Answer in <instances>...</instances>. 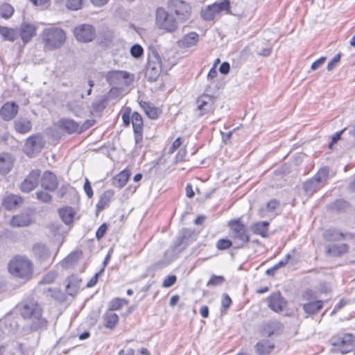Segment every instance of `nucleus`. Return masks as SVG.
<instances>
[{
  "mask_svg": "<svg viewBox=\"0 0 355 355\" xmlns=\"http://www.w3.org/2000/svg\"><path fill=\"white\" fill-rule=\"evenodd\" d=\"M130 173L128 170H123L117 174L113 179V185L118 188H122L127 183Z\"/></svg>",
  "mask_w": 355,
  "mask_h": 355,
  "instance_id": "30",
  "label": "nucleus"
},
{
  "mask_svg": "<svg viewBox=\"0 0 355 355\" xmlns=\"http://www.w3.org/2000/svg\"><path fill=\"white\" fill-rule=\"evenodd\" d=\"M162 71V59L157 51H152L148 55L146 76L153 82L157 80Z\"/></svg>",
  "mask_w": 355,
  "mask_h": 355,
  "instance_id": "5",
  "label": "nucleus"
},
{
  "mask_svg": "<svg viewBox=\"0 0 355 355\" xmlns=\"http://www.w3.org/2000/svg\"><path fill=\"white\" fill-rule=\"evenodd\" d=\"M219 71L221 73L227 74L230 71V64L228 62H223L219 67Z\"/></svg>",
  "mask_w": 355,
  "mask_h": 355,
  "instance_id": "63",
  "label": "nucleus"
},
{
  "mask_svg": "<svg viewBox=\"0 0 355 355\" xmlns=\"http://www.w3.org/2000/svg\"><path fill=\"white\" fill-rule=\"evenodd\" d=\"M349 246L345 243L340 245L330 244L326 246V252L331 257H340L348 252Z\"/></svg>",
  "mask_w": 355,
  "mask_h": 355,
  "instance_id": "24",
  "label": "nucleus"
},
{
  "mask_svg": "<svg viewBox=\"0 0 355 355\" xmlns=\"http://www.w3.org/2000/svg\"><path fill=\"white\" fill-rule=\"evenodd\" d=\"M268 225V222H258L254 224L252 226V230L254 233L265 237L267 236Z\"/></svg>",
  "mask_w": 355,
  "mask_h": 355,
  "instance_id": "40",
  "label": "nucleus"
},
{
  "mask_svg": "<svg viewBox=\"0 0 355 355\" xmlns=\"http://www.w3.org/2000/svg\"><path fill=\"white\" fill-rule=\"evenodd\" d=\"M253 54L256 53L258 55L267 57L270 55L272 52V46L270 43L264 39H257V40L252 44H249L245 52Z\"/></svg>",
  "mask_w": 355,
  "mask_h": 355,
  "instance_id": "8",
  "label": "nucleus"
},
{
  "mask_svg": "<svg viewBox=\"0 0 355 355\" xmlns=\"http://www.w3.org/2000/svg\"><path fill=\"white\" fill-rule=\"evenodd\" d=\"M56 278V272L53 271H51L46 274L42 279L41 282L44 284H51L52 283Z\"/></svg>",
  "mask_w": 355,
  "mask_h": 355,
  "instance_id": "53",
  "label": "nucleus"
},
{
  "mask_svg": "<svg viewBox=\"0 0 355 355\" xmlns=\"http://www.w3.org/2000/svg\"><path fill=\"white\" fill-rule=\"evenodd\" d=\"M232 245V242L226 239H219L216 243V248L220 250L228 249Z\"/></svg>",
  "mask_w": 355,
  "mask_h": 355,
  "instance_id": "50",
  "label": "nucleus"
},
{
  "mask_svg": "<svg viewBox=\"0 0 355 355\" xmlns=\"http://www.w3.org/2000/svg\"><path fill=\"white\" fill-rule=\"evenodd\" d=\"M33 251L34 254L40 261H45L49 257V250L44 244H35L33 246Z\"/></svg>",
  "mask_w": 355,
  "mask_h": 355,
  "instance_id": "28",
  "label": "nucleus"
},
{
  "mask_svg": "<svg viewBox=\"0 0 355 355\" xmlns=\"http://www.w3.org/2000/svg\"><path fill=\"white\" fill-rule=\"evenodd\" d=\"M84 0H67L66 7L71 10H78L83 8Z\"/></svg>",
  "mask_w": 355,
  "mask_h": 355,
  "instance_id": "46",
  "label": "nucleus"
},
{
  "mask_svg": "<svg viewBox=\"0 0 355 355\" xmlns=\"http://www.w3.org/2000/svg\"><path fill=\"white\" fill-rule=\"evenodd\" d=\"M129 73L123 71H109L105 78L106 80L113 85H124Z\"/></svg>",
  "mask_w": 355,
  "mask_h": 355,
  "instance_id": "16",
  "label": "nucleus"
},
{
  "mask_svg": "<svg viewBox=\"0 0 355 355\" xmlns=\"http://www.w3.org/2000/svg\"><path fill=\"white\" fill-rule=\"evenodd\" d=\"M182 139L181 137H178L174 141L173 143L172 144V145L170 146L169 149H168V153L170 154H172L174 153V151L178 148L182 143Z\"/></svg>",
  "mask_w": 355,
  "mask_h": 355,
  "instance_id": "56",
  "label": "nucleus"
},
{
  "mask_svg": "<svg viewBox=\"0 0 355 355\" xmlns=\"http://www.w3.org/2000/svg\"><path fill=\"white\" fill-rule=\"evenodd\" d=\"M40 37L44 49L53 51L60 49L67 40L65 31L60 27L51 25L43 29Z\"/></svg>",
  "mask_w": 355,
  "mask_h": 355,
  "instance_id": "2",
  "label": "nucleus"
},
{
  "mask_svg": "<svg viewBox=\"0 0 355 355\" xmlns=\"http://www.w3.org/2000/svg\"><path fill=\"white\" fill-rule=\"evenodd\" d=\"M105 320V326L109 329H113L119 321V317L117 314L107 311L103 315Z\"/></svg>",
  "mask_w": 355,
  "mask_h": 355,
  "instance_id": "37",
  "label": "nucleus"
},
{
  "mask_svg": "<svg viewBox=\"0 0 355 355\" xmlns=\"http://www.w3.org/2000/svg\"><path fill=\"white\" fill-rule=\"evenodd\" d=\"M13 7L8 3H3L0 6V17L4 19H9L14 13Z\"/></svg>",
  "mask_w": 355,
  "mask_h": 355,
  "instance_id": "43",
  "label": "nucleus"
},
{
  "mask_svg": "<svg viewBox=\"0 0 355 355\" xmlns=\"http://www.w3.org/2000/svg\"><path fill=\"white\" fill-rule=\"evenodd\" d=\"M40 177V170H33L21 184V190L23 192L33 191L38 184Z\"/></svg>",
  "mask_w": 355,
  "mask_h": 355,
  "instance_id": "13",
  "label": "nucleus"
},
{
  "mask_svg": "<svg viewBox=\"0 0 355 355\" xmlns=\"http://www.w3.org/2000/svg\"><path fill=\"white\" fill-rule=\"evenodd\" d=\"M267 300L268 306L277 313L282 311L286 306V301L279 292L272 293L268 297Z\"/></svg>",
  "mask_w": 355,
  "mask_h": 355,
  "instance_id": "15",
  "label": "nucleus"
},
{
  "mask_svg": "<svg viewBox=\"0 0 355 355\" xmlns=\"http://www.w3.org/2000/svg\"><path fill=\"white\" fill-rule=\"evenodd\" d=\"M98 273H96L92 279L88 282L87 286L88 288L93 287L98 282Z\"/></svg>",
  "mask_w": 355,
  "mask_h": 355,
  "instance_id": "64",
  "label": "nucleus"
},
{
  "mask_svg": "<svg viewBox=\"0 0 355 355\" xmlns=\"http://www.w3.org/2000/svg\"><path fill=\"white\" fill-rule=\"evenodd\" d=\"M31 223V219L28 215H17L12 217L10 224L14 227H25Z\"/></svg>",
  "mask_w": 355,
  "mask_h": 355,
  "instance_id": "32",
  "label": "nucleus"
},
{
  "mask_svg": "<svg viewBox=\"0 0 355 355\" xmlns=\"http://www.w3.org/2000/svg\"><path fill=\"white\" fill-rule=\"evenodd\" d=\"M60 126L69 134L74 132L80 133V125L73 119H62L60 121Z\"/></svg>",
  "mask_w": 355,
  "mask_h": 355,
  "instance_id": "26",
  "label": "nucleus"
},
{
  "mask_svg": "<svg viewBox=\"0 0 355 355\" xmlns=\"http://www.w3.org/2000/svg\"><path fill=\"white\" fill-rule=\"evenodd\" d=\"M324 236L327 241H340L344 239L345 234L337 230H327Z\"/></svg>",
  "mask_w": 355,
  "mask_h": 355,
  "instance_id": "41",
  "label": "nucleus"
},
{
  "mask_svg": "<svg viewBox=\"0 0 355 355\" xmlns=\"http://www.w3.org/2000/svg\"><path fill=\"white\" fill-rule=\"evenodd\" d=\"M18 112V105L14 103H5L1 110L0 115L5 121H10L13 119Z\"/></svg>",
  "mask_w": 355,
  "mask_h": 355,
  "instance_id": "20",
  "label": "nucleus"
},
{
  "mask_svg": "<svg viewBox=\"0 0 355 355\" xmlns=\"http://www.w3.org/2000/svg\"><path fill=\"white\" fill-rule=\"evenodd\" d=\"M19 309L21 315L28 321L32 329H37L46 326V320L42 317V308L37 302L24 301Z\"/></svg>",
  "mask_w": 355,
  "mask_h": 355,
  "instance_id": "1",
  "label": "nucleus"
},
{
  "mask_svg": "<svg viewBox=\"0 0 355 355\" xmlns=\"http://www.w3.org/2000/svg\"><path fill=\"white\" fill-rule=\"evenodd\" d=\"M17 349L24 355H33L35 352V346L28 347L25 344H17Z\"/></svg>",
  "mask_w": 355,
  "mask_h": 355,
  "instance_id": "48",
  "label": "nucleus"
},
{
  "mask_svg": "<svg viewBox=\"0 0 355 355\" xmlns=\"http://www.w3.org/2000/svg\"><path fill=\"white\" fill-rule=\"evenodd\" d=\"M331 344L334 346L341 347L342 353H347L352 350L353 347L352 336L349 334L345 335L342 338H332Z\"/></svg>",
  "mask_w": 355,
  "mask_h": 355,
  "instance_id": "19",
  "label": "nucleus"
},
{
  "mask_svg": "<svg viewBox=\"0 0 355 355\" xmlns=\"http://www.w3.org/2000/svg\"><path fill=\"white\" fill-rule=\"evenodd\" d=\"M232 304V300L227 294H223V299L221 301L222 307L224 309H227Z\"/></svg>",
  "mask_w": 355,
  "mask_h": 355,
  "instance_id": "58",
  "label": "nucleus"
},
{
  "mask_svg": "<svg viewBox=\"0 0 355 355\" xmlns=\"http://www.w3.org/2000/svg\"><path fill=\"white\" fill-rule=\"evenodd\" d=\"M80 253L78 252H72L69 254L62 261V265L64 267H69L75 262H76L80 258Z\"/></svg>",
  "mask_w": 355,
  "mask_h": 355,
  "instance_id": "45",
  "label": "nucleus"
},
{
  "mask_svg": "<svg viewBox=\"0 0 355 355\" xmlns=\"http://www.w3.org/2000/svg\"><path fill=\"white\" fill-rule=\"evenodd\" d=\"M66 292L70 295H75L80 288V281L76 276H71L67 279Z\"/></svg>",
  "mask_w": 355,
  "mask_h": 355,
  "instance_id": "31",
  "label": "nucleus"
},
{
  "mask_svg": "<svg viewBox=\"0 0 355 355\" xmlns=\"http://www.w3.org/2000/svg\"><path fill=\"white\" fill-rule=\"evenodd\" d=\"M84 190H85V192L86 193L87 196H88V198H90L93 196V191L92 189L91 184H90L89 181L88 180V179L85 180V182L84 184Z\"/></svg>",
  "mask_w": 355,
  "mask_h": 355,
  "instance_id": "59",
  "label": "nucleus"
},
{
  "mask_svg": "<svg viewBox=\"0 0 355 355\" xmlns=\"http://www.w3.org/2000/svg\"><path fill=\"white\" fill-rule=\"evenodd\" d=\"M177 277L175 275H169L168 276L163 282L162 286L165 288H168L172 286L176 282Z\"/></svg>",
  "mask_w": 355,
  "mask_h": 355,
  "instance_id": "54",
  "label": "nucleus"
},
{
  "mask_svg": "<svg viewBox=\"0 0 355 355\" xmlns=\"http://www.w3.org/2000/svg\"><path fill=\"white\" fill-rule=\"evenodd\" d=\"M21 202L22 199L20 196L17 195H9L3 199L2 206L6 209H12Z\"/></svg>",
  "mask_w": 355,
  "mask_h": 355,
  "instance_id": "29",
  "label": "nucleus"
},
{
  "mask_svg": "<svg viewBox=\"0 0 355 355\" xmlns=\"http://www.w3.org/2000/svg\"><path fill=\"white\" fill-rule=\"evenodd\" d=\"M279 202L277 200H271L267 204L266 207L261 208L259 211V215L261 218H272L275 216V210L279 207Z\"/></svg>",
  "mask_w": 355,
  "mask_h": 355,
  "instance_id": "21",
  "label": "nucleus"
},
{
  "mask_svg": "<svg viewBox=\"0 0 355 355\" xmlns=\"http://www.w3.org/2000/svg\"><path fill=\"white\" fill-rule=\"evenodd\" d=\"M58 182L55 175L50 171H45L41 178V186L48 191H53L58 187Z\"/></svg>",
  "mask_w": 355,
  "mask_h": 355,
  "instance_id": "17",
  "label": "nucleus"
},
{
  "mask_svg": "<svg viewBox=\"0 0 355 355\" xmlns=\"http://www.w3.org/2000/svg\"><path fill=\"white\" fill-rule=\"evenodd\" d=\"M196 238L197 234L194 230L191 229H184L180 232V235L175 243V247L178 248L182 245L186 246L195 241Z\"/></svg>",
  "mask_w": 355,
  "mask_h": 355,
  "instance_id": "18",
  "label": "nucleus"
},
{
  "mask_svg": "<svg viewBox=\"0 0 355 355\" xmlns=\"http://www.w3.org/2000/svg\"><path fill=\"white\" fill-rule=\"evenodd\" d=\"M19 33L24 43L28 42L35 34V28L33 24L23 23L19 31Z\"/></svg>",
  "mask_w": 355,
  "mask_h": 355,
  "instance_id": "25",
  "label": "nucleus"
},
{
  "mask_svg": "<svg viewBox=\"0 0 355 355\" xmlns=\"http://www.w3.org/2000/svg\"><path fill=\"white\" fill-rule=\"evenodd\" d=\"M131 121L135 133H142L143 131V119L138 112H133L131 116Z\"/></svg>",
  "mask_w": 355,
  "mask_h": 355,
  "instance_id": "33",
  "label": "nucleus"
},
{
  "mask_svg": "<svg viewBox=\"0 0 355 355\" xmlns=\"http://www.w3.org/2000/svg\"><path fill=\"white\" fill-rule=\"evenodd\" d=\"M36 196L37 198L43 202H49L51 200V196L43 191H37Z\"/></svg>",
  "mask_w": 355,
  "mask_h": 355,
  "instance_id": "52",
  "label": "nucleus"
},
{
  "mask_svg": "<svg viewBox=\"0 0 355 355\" xmlns=\"http://www.w3.org/2000/svg\"><path fill=\"white\" fill-rule=\"evenodd\" d=\"M13 157L9 153L0 154V174H7L12 168Z\"/></svg>",
  "mask_w": 355,
  "mask_h": 355,
  "instance_id": "23",
  "label": "nucleus"
},
{
  "mask_svg": "<svg viewBox=\"0 0 355 355\" xmlns=\"http://www.w3.org/2000/svg\"><path fill=\"white\" fill-rule=\"evenodd\" d=\"M95 123L94 120H87L80 125V133L92 127Z\"/></svg>",
  "mask_w": 355,
  "mask_h": 355,
  "instance_id": "61",
  "label": "nucleus"
},
{
  "mask_svg": "<svg viewBox=\"0 0 355 355\" xmlns=\"http://www.w3.org/2000/svg\"><path fill=\"white\" fill-rule=\"evenodd\" d=\"M144 53V49L139 44H135L130 49V54L135 58H140Z\"/></svg>",
  "mask_w": 355,
  "mask_h": 355,
  "instance_id": "51",
  "label": "nucleus"
},
{
  "mask_svg": "<svg viewBox=\"0 0 355 355\" xmlns=\"http://www.w3.org/2000/svg\"><path fill=\"white\" fill-rule=\"evenodd\" d=\"M320 188V186H319L318 184V183L316 182H315L313 178L306 181L304 184V190L308 195L313 194L315 191H316Z\"/></svg>",
  "mask_w": 355,
  "mask_h": 355,
  "instance_id": "44",
  "label": "nucleus"
},
{
  "mask_svg": "<svg viewBox=\"0 0 355 355\" xmlns=\"http://www.w3.org/2000/svg\"><path fill=\"white\" fill-rule=\"evenodd\" d=\"M302 306L306 318L317 314L323 307V302L318 300L315 293L311 291H306L302 295Z\"/></svg>",
  "mask_w": 355,
  "mask_h": 355,
  "instance_id": "4",
  "label": "nucleus"
},
{
  "mask_svg": "<svg viewBox=\"0 0 355 355\" xmlns=\"http://www.w3.org/2000/svg\"><path fill=\"white\" fill-rule=\"evenodd\" d=\"M15 130L21 134H25L31 131L32 124L30 120L24 118H19L14 123Z\"/></svg>",
  "mask_w": 355,
  "mask_h": 355,
  "instance_id": "27",
  "label": "nucleus"
},
{
  "mask_svg": "<svg viewBox=\"0 0 355 355\" xmlns=\"http://www.w3.org/2000/svg\"><path fill=\"white\" fill-rule=\"evenodd\" d=\"M59 214L65 224L69 225L73 222L75 212L71 207L62 208L60 209Z\"/></svg>",
  "mask_w": 355,
  "mask_h": 355,
  "instance_id": "34",
  "label": "nucleus"
},
{
  "mask_svg": "<svg viewBox=\"0 0 355 355\" xmlns=\"http://www.w3.org/2000/svg\"><path fill=\"white\" fill-rule=\"evenodd\" d=\"M73 34L78 41L89 42L95 37V29L92 25L81 24L74 28Z\"/></svg>",
  "mask_w": 355,
  "mask_h": 355,
  "instance_id": "10",
  "label": "nucleus"
},
{
  "mask_svg": "<svg viewBox=\"0 0 355 355\" xmlns=\"http://www.w3.org/2000/svg\"><path fill=\"white\" fill-rule=\"evenodd\" d=\"M224 282H225V277L223 276L213 275L211 277L210 279L207 283V286H219V285H222L224 283Z\"/></svg>",
  "mask_w": 355,
  "mask_h": 355,
  "instance_id": "47",
  "label": "nucleus"
},
{
  "mask_svg": "<svg viewBox=\"0 0 355 355\" xmlns=\"http://www.w3.org/2000/svg\"><path fill=\"white\" fill-rule=\"evenodd\" d=\"M168 6L174 11L180 20L185 21L191 16V8L189 3L182 0H170Z\"/></svg>",
  "mask_w": 355,
  "mask_h": 355,
  "instance_id": "9",
  "label": "nucleus"
},
{
  "mask_svg": "<svg viewBox=\"0 0 355 355\" xmlns=\"http://www.w3.org/2000/svg\"><path fill=\"white\" fill-rule=\"evenodd\" d=\"M140 105L150 119H155L158 117L159 114V110L152 106L149 103L141 102Z\"/></svg>",
  "mask_w": 355,
  "mask_h": 355,
  "instance_id": "35",
  "label": "nucleus"
},
{
  "mask_svg": "<svg viewBox=\"0 0 355 355\" xmlns=\"http://www.w3.org/2000/svg\"><path fill=\"white\" fill-rule=\"evenodd\" d=\"M326 57H321L320 58L318 59L311 64V69L316 70L324 63Z\"/></svg>",
  "mask_w": 355,
  "mask_h": 355,
  "instance_id": "60",
  "label": "nucleus"
},
{
  "mask_svg": "<svg viewBox=\"0 0 355 355\" xmlns=\"http://www.w3.org/2000/svg\"><path fill=\"white\" fill-rule=\"evenodd\" d=\"M228 225L230 228V234L235 239H239L241 243L237 245V248L243 247L244 244V224L243 223L242 219L237 218L231 220L228 223Z\"/></svg>",
  "mask_w": 355,
  "mask_h": 355,
  "instance_id": "12",
  "label": "nucleus"
},
{
  "mask_svg": "<svg viewBox=\"0 0 355 355\" xmlns=\"http://www.w3.org/2000/svg\"><path fill=\"white\" fill-rule=\"evenodd\" d=\"M127 303V301L123 299L116 298L111 301L110 304V310H119Z\"/></svg>",
  "mask_w": 355,
  "mask_h": 355,
  "instance_id": "49",
  "label": "nucleus"
},
{
  "mask_svg": "<svg viewBox=\"0 0 355 355\" xmlns=\"http://www.w3.org/2000/svg\"><path fill=\"white\" fill-rule=\"evenodd\" d=\"M199 35L195 32H191L178 41V46L181 48H189L198 44Z\"/></svg>",
  "mask_w": 355,
  "mask_h": 355,
  "instance_id": "22",
  "label": "nucleus"
},
{
  "mask_svg": "<svg viewBox=\"0 0 355 355\" xmlns=\"http://www.w3.org/2000/svg\"><path fill=\"white\" fill-rule=\"evenodd\" d=\"M215 99L209 95H202L200 96L196 101L198 110L200 111V115H204L213 110Z\"/></svg>",
  "mask_w": 355,
  "mask_h": 355,
  "instance_id": "14",
  "label": "nucleus"
},
{
  "mask_svg": "<svg viewBox=\"0 0 355 355\" xmlns=\"http://www.w3.org/2000/svg\"><path fill=\"white\" fill-rule=\"evenodd\" d=\"M329 168H322L318 171L317 174L313 178L315 182L318 183L319 186L322 187L329 178Z\"/></svg>",
  "mask_w": 355,
  "mask_h": 355,
  "instance_id": "36",
  "label": "nucleus"
},
{
  "mask_svg": "<svg viewBox=\"0 0 355 355\" xmlns=\"http://www.w3.org/2000/svg\"><path fill=\"white\" fill-rule=\"evenodd\" d=\"M0 34L9 41H15L19 35V31L6 27H0Z\"/></svg>",
  "mask_w": 355,
  "mask_h": 355,
  "instance_id": "39",
  "label": "nucleus"
},
{
  "mask_svg": "<svg viewBox=\"0 0 355 355\" xmlns=\"http://www.w3.org/2000/svg\"><path fill=\"white\" fill-rule=\"evenodd\" d=\"M156 25L159 29L168 33L174 32L178 27L174 17L162 8H158L156 10Z\"/></svg>",
  "mask_w": 355,
  "mask_h": 355,
  "instance_id": "6",
  "label": "nucleus"
},
{
  "mask_svg": "<svg viewBox=\"0 0 355 355\" xmlns=\"http://www.w3.org/2000/svg\"><path fill=\"white\" fill-rule=\"evenodd\" d=\"M8 272L15 277L28 280L33 276V263L26 257L17 255L10 261Z\"/></svg>",
  "mask_w": 355,
  "mask_h": 355,
  "instance_id": "3",
  "label": "nucleus"
},
{
  "mask_svg": "<svg viewBox=\"0 0 355 355\" xmlns=\"http://www.w3.org/2000/svg\"><path fill=\"white\" fill-rule=\"evenodd\" d=\"M114 192L108 190L104 192L103 196H101L98 203L97 204V207L98 209H103L109 203L112 198L113 197Z\"/></svg>",
  "mask_w": 355,
  "mask_h": 355,
  "instance_id": "42",
  "label": "nucleus"
},
{
  "mask_svg": "<svg viewBox=\"0 0 355 355\" xmlns=\"http://www.w3.org/2000/svg\"><path fill=\"white\" fill-rule=\"evenodd\" d=\"M107 225L105 223H103L99 227L98 229L97 230L96 232V236L98 239H102L105 233H106V231H107Z\"/></svg>",
  "mask_w": 355,
  "mask_h": 355,
  "instance_id": "57",
  "label": "nucleus"
},
{
  "mask_svg": "<svg viewBox=\"0 0 355 355\" xmlns=\"http://www.w3.org/2000/svg\"><path fill=\"white\" fill-rule=\"evenodd\" d=\"M230 8V2L223 0L219 3H214L201 10V16L206 21L213 20L223 11H227Z\"/></svg>",
  "mask_w": 355,
  "mask_h": 355,
  "instance_id": "7",
  "label": "nucleus"
},
{
  "mask_svg": "<svg viewBox=\"0 0 355 355\" xmlns=\"http://www.w3.org/2000/svg\"><path fill=\"white\" fill-rule=\"evenodd\" d=\"M45 141L40 135H35L28 137L24 144V152L28 155H32L35 152L40 151L44 147Z\"/></svg>",
  "mask_w": 355,
  "mask_h": 355,
  "instance_id": "11",
  "label": "nucleus"
},
{
  "mask_svg": "<svg viewBox=\"0 0 355 355\" xmlns=\"http://www.w3.org/2000/svg\"><path fill=\"white\" fill-rule=\"evenodd\" d=\"M289 259H290V255L287 254L284 259L281 260L278 263H277L274 266L275 269L277 270V269L284 266L286 264L288 263Z\"/></svg>",
  "mask_w": 355,
  "mask_h": 355,
  "instance_id": "62",
  "label": "nucleus"
},
{
  "mask_svg": "<svg viewBox=\"0 0 355 355\" xmlns=\"http://www.w3.org/2000/svg\"><path fill=\"white\" fill-rule=\"evenodd\" d=\"M274 349V345L269 343L268 341L259 342L256 345V351L261 355H266L272 352Z\"/></svg>",
  "mask_w": 355,
  "mask_h": 355,
  "instance_id": "38",
  "label": "nucleus"
},
{
  "mask_svg": "<svg viewBox=\"0 0 355 355\" xmlns=\"http://www.w3.org/2000/svg\"><path fill=\"white\" fill-rule=\"evenodd\" d=\"M340 54L338 53L328 63L327 69L329 71L334 69V68L336 67V65L340 62Z\"/></svg>",
  "mask_w": 355,
  "mask_h": 355,
  "instance_id": "55",
  "label": "nucleus"
}]
</instances>
